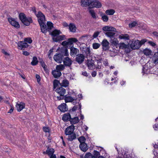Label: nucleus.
I'll list each match as a JSON object with an SVG mask.
<instances>
[{"instance_id":"nucleus-48","label":"nucleus","mask_w":158,"mask_h":158,"mask_svg":"<svg viewBox=\"0 0 158 158\" xmlns=\"http://www.w3.org/2000/svg\"><path fill=\"white\" fill-rule=\"evenodd\" d=\"M100 46L99 44L95 43L93 44V48L94 49H97Z\"/></svg>"},{"instance_id":"nucleus-28","label":"nucleus","mask_w":158,"mask_h":158,"mask_svg":"<svg viewBox=\"0 0 158 158\" xmlns=\"http://www.w3.org/2000/svg\"><path fill=\"white\" fill-rule=\"evenodd\" d=\"M69 28L70 31L73 33L76 32L77 27L74 23H70L69 25Z\"/></svg>"},{"instance_id":"nucleus-33","label":"nucleus","mask_w":158,"mask_h":158,"mask_svg":"<svg viewBox=\"0 0 158 158\" xmlns=\"http://www.w3.org/2000/svg\"><path fill=\"white\" fill-rule=\"evenodd\" d=\"M119 47L120 49H125L129 47V45L128 44H126L124 43H120L119 44Z\"/></svg>"},{"instance_id":"nucleus-20","label":"nucleus","mask_w":158,"mask_h":158,"mask_svg":"<svg viewBox=\"0 0 158 158\" xmlns=\"http://www.w3.org/2000/svg\"><path fill=\"white\" fill-rule=\"evenodd\" d=\"M58 108L61 112H63L67 111L68 110V109L66 106V104L65 103H63L59 105Z\"/></svg>"},{"instance_id":"nucleus-63","label":"nucleus","mask_w":158,"mask_h":158,"mask_svg":"<svg viewBox=\"0 0 158 158\" xmlns=\"http://www.w3.org/2000/svg\"><path fill=\"white\" fill-rule=\"evenodd\" d=\"M152 34L155 37H158V32H157V31H153L152 33Z\"/></svg>"},{"instance_id":"nucleus-30","label":"nucleus","mask_w":158,"mask_h":158,"mask_svg":"<svg viewBox=\"0 0 158 158\" xmlns=\"http://www.w3.org/2000/svg\"><path fill=\"white\" fill-rule=\"evenodd\" d=\"M68 137L67 138V140L68 141H72L74 139H75L77 138V136L76 134L74 133H73L71 135H68Z\"/></svg>"},{"instance_id":"nucleus-10","label":"nucleus","mask_w":158,"mask_h":158,"mask_svg":"<svg viewBox=\"0 0 158 158\" xmlns=\"http://www.w3.org/2000/svg\"><path fill=\"white\" fill-rule=\"evenodd\" d=\"M56 91L60 95L59 96L62 97L64 96V94L66 92V90L63 87L61 86L57 88Z\"/></svg>"},{"instance_id":"nucleus-61","label":"nucleus","mask_w":158,"mask_h":158,"mask_svg":"<svg viewBox=\"0 0 158 158\" xmlns=\"http://www.w3.org/2000/svg\"><path fill=\"white\" fill-rule=\"evenodd\" d=\"M10 106L11 107L10 109L9 110V111L8 112V113H11L13 111L14 109V107L11 105H10Z\"/></svg>"},{"instance_id":"nucleus-27","label":"nucleus","mask_w":158,"mask_h":158,"mask_svg":"<svg viewBox=\"0 0 158 158\" xmlns=\"http://www.w3.org/2000/svg\"><path fill=\"white\" fill-rule=\"evenodd\" d=\"M55 152V150L52 148H50L48 147L45 152H44L43 153L44 154H46L49 156L53 154Z\"/></svg>"},{"instance_id":"nucleus-32","label":"nucleus","mask_w":158,"mask_h":158,"mask_svg":"<svg viewBox=\"0 0 158 158\" xmlns=\"http://www.w3.org/2000/svg\"><path fill=\"white\" fill-rule=\"evenodd\" d=\"M69 84V81L66 79L63 80L61 83H60V86L62 87H65L68 86Z\"/></svg>"},{"instance_id":"nucleus-25","label":"nucleus","mask_w":158,"mask_h":158,"mask_svg":"<svg viewBox=\"0 0 158 158\" xmlns=\"http://www.w3.org/2000/svg\"><path fill=\"white\" fill-rule=\"evenodd\" d=\"M19 17L20 20L22 23L24 24L25 21H26L27 18L24 13H20L19 15Z\"/></svg>"},{"instance_id":"nucleus-39","label":"nucleus","mask_w":158,"mask_h":158,"mask_svg":"<svg viewBox=\"0 0 158 158\" xmlns=\"http://www.w3.org/2000/svg\"><path fill=\"white\" fill-rule=\"evenodd\" d=\"M33 20L31 18L29 17L28 18H27L26 21L25 22L24 24L27 26H28L30 25V23H32Z\"/></svg>"},{"instance_id":"nucleus-59","label":"nucleus","mask_w":158,"mask_h":158,"mask_svg":"<svg viewBox=\"0 0 158 158\" xmlns=\"http://www.w3.org/2000/svg\"><path fill=\"white\" fill-rule=\"evenodd\" d=\"M148 43L152 47H155L156 45V44L155 43L152 41H149Z\"/></svg>"},{"instance_id":"nucleus-53","label":"nucleus","mask_w":158,"mask_h":158,"mask_svg":"<svg viewBox=\"0 0 158 158\" xmlns=\"http://www.w3.org/2000/svg\"><path fill=\"white\" fill-rule=\"evenodd\" d=\"M117 39L114 37V39L113 40H112L111 43L114 44V45H116L117 43Z\"/></svg>"},{"instance_id":"nucleus-7","label":"nucleus","mask_w":158,"mask_h":158,"mask_svg":"<svg viewBox=\"0 0 158 158\" xmlns=\"http://www.w3.org/2000/svg\"><path fill=\"white\" fill-rule=\"evenodd\" d=\"M141 47V44L139 43V40L133 41L131 44V47L132 49H138Z\"/></svg>"},{"instance_id":"nucleus-23","label":"nucleus","mask_w":158,"mask_h":158,"mask_svg":"<svg viewBox=\"0 0 158 158\" xmlns=\"http://www.w3.org/2000/svg\"><path fill=\"white\" fill-rule=\"evenodd\" d=\"M50 32L49 34L51 35L53 37L57 36L58 35L61 33V32L60 30L55 29L52 31V32L51 31Z\"/></svg>"},{"instance_id":"nucleus-1","label":"nucleus","mask_w":158,"mask_h":158,"mask_svg":"<svg viewBox=\"0 0 158 158\" xmlns=\"http://www.w3.org/2000/svg\"><path fill=\"white\" fill-rule=\"evenodd\" d=\"M37 15L38 22L41 28V31L43 33L45 34L48 31V29L45 24V16L43 13H39Z\"/></svg>"},{"instance_id":"nucleus-16","label":"nucleus","mask_w":158,"mask_h":158,"mask_svg":"<svg viewBox=\"0 0 158 158\" xmlns=\"http://www.w3.org/2000/svg\"><path fill=\"white\" fill-rule=\"evenodd\" d=\"M102 29L104 31L116 32V29L111 26H106L102 27Z\"/></svg>"},{"instance_id":"nucleus-8","label":"nucleus","mask_w":158,"mask_h":158,"mask_svg":"<svg viewBox=\"0 0 158 158\" xmlns=\"http://www.w3.org/2000/svg\"><path fill=\"white\" fill-rule=\"evenodd\" d=\"M75 129V126L71 125L67 127L64 131V134L66 135H71L73 133Z\"/></svg>"},{"instance_id":"nucleus-56","label":"nucleus","mask_w":158,"mask_h":158,"mask_svg":"<svg viewBox=\"0 0 158 158\" xmlns=\"http://www.w3.org/2000/svg\"><path fill=\"white\" fill-rule=\"evenodd\" d=\"M43 130L45 132H48L49 131V129L48 127H43Z\"/></svg>"},{"instance_id":"nucleus-22","label":"nucleus","mask_w":158,"mask_h":158,"mask_svg":"<svg viewBox=\"0 0 158 158\" xmlns=\"http://www.w3.org/2000/svg\"><path fill=\"white\" fill-rule=\"evenodd\" d=\"M52 73L54 77L56 78L60 77L61 75V73L60 71L56 70L52 71Z\"/></svg>"},{"instance_id":"nucleus-18","label":"nucleus","mask_w":158,"mask_h":158,"mask_svg":"<svg viewBox=\"0 0 158 158\" xmlns=\"http://www.w3.org/2000/svg\"><path fill=\"white\" fill-rule=\"evenodd\" d=\"M79 147L81 151L85 152L88 149L87 145L85 143H80Z\"/></svg>"},{"instance_id":"nucleus-17","label":"nucleus","mask_w":158,"mask_h":158,"mask_svg":"<svg viewBox=\"0 0 158 158\" xmlns=\"http://www.w3.org/2000/svg\"><path fill=\"white\" fill-rule=\"evenodd\" d=\"M82 53L85 55L87 57L88 56H89L91 53L90 48L88 47H82Z\"/></svg>"},{"instance_id":"nucleus-60","label":"nucleus","mask_w":158,"mask_h":158,"mask_svg":"<svg viewBox=\"0 0 158 158\" xmlns=\"http://www.w3.org/2000/svg\"><path fill=\"white\" fill-rule=\"evenodd\" d=\"M35 77L37 79V81L39 82L40 81V77L39 75L38 74H36L35 75Z\"/></svg>"},{"instance_id":"nucleus-38","label":"nucleus","mask_w":158,"mask_h":158,"mask_svg":"<svg viewBox=\"0 0 158 158\" xmlns=\"http://www.w3.org/2000/svg\"><path fill=\"white\" fill-rule=\"evenodd\" d=\"M143 52L145 55L149 56L151 55L152 51L151 50L146 48L143 50Z\"/></svg>"},{"instance_id":"nucleus-49","label":"nucleus","mask_w":158,"mask_h":158,"mask_svg":"<svg viewBox=\"0 0 158 158\" xmlns=\"http://www.w3.org/2000/svg\"><path fill=\"white\" fill-rule=\"evenodd\" d=\"M136 24H137V23L135 21H134L129 23V27L130 28H132L135 27L136 25Z\"/></svg>"},{"instance_id":"nucleus-24","label":"nucleus","mask_w":158,"mask_h":158,"mask_svg":"<svg viewBox=\"0 0 158 158\" xmlns=\"http://www.w3.org/2000/svg\"><path fill=\"white\" fill-rule=\"evenodd\" d=\"M71 118V116L69 113L65 114H64L62 118V119L64 122H67L69 121Z\"/></svg>"},{"instance_id":"nucleus-5","label":"nucleus","mask_w":158,"mask_h":158,"mask_svg":"<svg viewBox=\"0 0 158 158\" xmlns=\"http://www.w3.org/2000/svg\"><path fill=\"white\" fill-rule=\"evenodd\" d=\"M101 3L97 0H91V3L90 6L89 7V8H92L94 7L97 8H99L102 6Z\"/></svg>"},{"instance_id":"nucleus-45","label":"nucleus","mask_w":158,"mask_h":158,"mask_svg":"<svg viewBox=\"0 0 158 158\" xmlns=\"http://www.w3.org/2000/svg\"><path fill=\"white\" fill-rule=\"evenodd\" d=\"M60 83L58 80L56 79L54 80L53 82V88L56 89L58 86V84H60Z\"/></svg>"},{"instance_id":"nucleus-26","label":"nucleus","mask_w":158,"mask_h":158,"mask_svg":"<svg viewBox=\"0 0 158 158\" xmlns=\"http://www.w3.org/2000/svg\"><path fill=\"white\" fill-rule=\"evenodd\" d=\"M70 123L72 125H73L74 124L78 123L79 122V119L78 117H74L73 118H72L69 120Z\"/></svg>"},{"instance_id":"nucleus-43","label":"nucleus","mask_w":158,"mask_h":158,"mask_svg":"<svg viewBox=\"0 0 158 158\" xmlns=\"http://www.w3.org/2000/svg\"><path fill=\"white\" fill-rule=\"evenodd\" d=\"M64 69V65L61 64L57 65L56 67V70L60 71L63 70Z\"/></svg>"},{"instance_id":"nucleus-29","label":"nucleus","mask_w":158,"mask_h":158,"mask_svg":"<svg viewBox=\"0 0 158 158\" xmlns=\"http://www.w3.org/2000/svg\"><path fill=\"white\" fill-rule=\"evenodd\" d=\"M65 36L64 35H60L58 36L56 38H53V41L56 42H60V41L64 40Z\"/></svg>"},{"instance_id":"nucleus-40","label":"nucleus","mask_w":158,"mask_h":158,"mask_svg":"<svg viewBox=\"0 0 158 158\" xmlns=\"http://www.w3.org/2000/svg\"><path fill=\"white\" fill-rule=\"evenodd\" d=\"M87 63L89 67L93 66L94 65V60L92 59H91L90 60H88Z\"/></svg>"},{"instance_id":"nucleus-21","label":"nucleus","mask_w":158,"mask_h":158,"mask_svg":"<svg viewBox=\"0 0 158 158\" xmlns=\"http://www.w3.org/2000/svg\"><path fill=\"white\" fill-rule=\"evenodd\" d=\"M16 107L18 111H20L25 107V104L24 103L21 102L19 104H16Z\"/></svg>"},{"instance_id":"nucleus-15","label":"nucleus","mask_w":158,"mask_h":158,"mask_svg":"<svg viewBox=\"0 0 158 158\" xmlns=\"http://www.w3.org/2000/svg\"><path fill=\"white\" fill-rule=\"evenodd\" d=\"M92 0H81V5L83 7L89 6L91 3Z\"/></svg>"},{"instance_id":"nucleus-58","label":"nucleus","mask_w":158,"mask_h":158,"mask_svg":"<svg viewBox=\"0 0 158 158\" xmlns=\"http://www.w3.org/2000/svg\"><path fill=\"white\" fill-rule=\"evenodd\" d=\"M147 41V40L146 39H143L139 41V43L141 44V46L142 44H143Z\"/></svg>"},{"instance_id":"nucleus-3","label":"nucleus","mask_w":158,"mask_h":158,"mask_svg":"<svg viewBox=\"0 0 158 158\" xmlns=\"http://www.w3.org/2000/svg\"><path fill=\"white\" fill-rule=\"evenodd\" d=\"M57 98L58 100L64 99L65 102L67 103L68 102H72L74 100V99L70 96H67V95H65L62 97L60 96H57Z\"/></svg>"},{"instance_id":"nucleus-35","label":"nucleus","mask_w":158,"mask_h":158,"mask_svg":"<svg viewBox=\"0 0 158 158\" xmlns=\"http://www.w3.org/2000/svg\"><path fill=\"white\" fill-rule=\"evenodd\" d=\"M119 38L120 39H124L125 40H129V36L127 34H123L120 35Z\"/></svg>"},{"instance_id":"nucleus-52","label":"nucleus","mask_w":158,"mask_h":158,"mask_svg":"<svg viewBox=\"0 0 158 158\" xmlns=\"http://www.w3.org/2000/svg\"><path fill=\"white\" fill-rule=\"evenodd\" d=\"M39 62L41 66L43 67H44V66H46L45 62L41 58H39Z\"/></svg>"},{"instance_id":"nucleus-2","label":"nucleus","mask_w":158,"mask_h":158,"mask_svg":"<svg viewBox=\"0 0 158 158\" xmlns=\"http://www.w3.org/2000/svg\"><path fill=\"white\" fill-rule=\"evenodd\" d=\"M78 42V40L77 39L74 38H71L68 39L67 40H65L63 42L61 43V45L63 46L70 45H72L73 44V43H76Z\"/></svg>"},{"instance_id":"nucleus-42","label":"nucleus","mask_w":158,"mask_h":158,"mask_svg":"<svg viewBox=\"0 0 158 158\" xmlns=\"http://www.w3.org/2000/svg\"><path fill=\"white\" fill-rule=\"evenodd\" d=\"M105 13L107 15H112L115 13V11L113 9H109L106 10Z\"/></svg>"},{"instance_id":"nucleus-64","label":"nucleus","mask_w":158,"mask_h":158,"mask_svg":"<svg viewBox=\"0 0 158 158\" xmlns=\"http://www.w3.org/2000/svg\"><path fill=\"white\" fill-rule=\"evenodd\" d=\"M97 74V72L96 71H93L91 73V75L93 77H95L96 76Z\"/></svg>"},{"instance_id":"nucleus-62","label":"nucleus","mask_w":158,"mask_h":158,"mask_svg":"<svg viewBox=\"0 0 158 158\" xmlns=\"http://www.w3.org/2000/svg\"><path fill=\"white\" fill-rule=\"evenodd\" d=\"M43 68L44 70L46 72V73H48L49 70L47 68V66H44V67H43Z\"/></svg>"},{"instance_id":"nucleus-50","label":"nucleus","mask_w":158,"mask_h":158,"mask_svg":"<svg viewBox=\"0 0 158 158\" xmlns=\"http://www.w3.org/2000/svg\"><path fill=\"white\" fill-rule=\"evenodd\" d=\"M89 12L94 19H96V14L94 10H90Z\"/></svg>"},{"instance_id":"nucleus-51","label":"nucleus","mask_w":158,"mask_h":158,"mask_svg":"<svg viewBox=\"0 0 158 158\" xmlns=\"http://www.w3.org/2000/svg\"><path fill=\"white\" fill-rule=\"evenodd\" d=\"M24 41L26 42H27L29 44H31L32 42V40L31 38L28 37L25 38L24 39Z\"/></svg>"},{"instance_id":"nucleus-4","label":"nucleus","mask_w":158,"mask_h":158,"mask_svg":"<svg viewBox=\"0 0 158 158\" xmlns=\"http://www.w3.org/2000/svg\"><path fill=\"white\" fill-rule=\"evenodd\" d=\"M70 48V55L71 56L75 57L79 54V49L73 47V44Z\"/></svg>"},{"instance_id":"nucleus-44","label":"nucleus","mask_w":158,"mask_h":158,"mask_svg":"<svg viewBox=\"0 0 158 158\" xmlns=\"http://www.w3.org/2000/svg\"><path fill=\"white\" fill-rule=\"evenodd\" d=\"M93 154V158H98L99 156H100V153L99 152L96 150L94 151Z\"/></svg>"},{"instance_id":"nucleus-19","label":"nucleus","mask_w":158,"mask_h":158,"mask_svg":"<svg viewBox=\"0 0 158 158\" xmlns=\"http://www.w3.org/2000/svg\"><path fill=\"white\" fill-rule=\"evenodd\" d=\"M18 46L21 48V49H23V48H25L28 47V45L26 42L24 41H19L18 44Z\"/></svg>"},{"instance_id":"nucleus-54","label":"nucleus","mask_w":158,"mask_h":158,"mask_svg":"<svg viewBox=\"0 0 158 158\" xmlns=\"http://www.w3.org/2000/svg\"><path fill=\"white\" fill-rule=\"evenodd\" d=\"M31 10H32L34 13L35 15H36V17H37V15L38 14H39V13H42L41 11H39L38 12V14H36V10L35 8V7H33L31 8Z\"/></svg>"},{"instance_id":"nucleus-6","label":"nucleus","mask_w":158,"mask_h":158,"mask_svg":"<svg viewBox=\"0 0 158 158\" xmlns=\"http://www.w3.org/2000/svg\"><path fill=\"white\" fill-rule=\"evenodd\" d=\"M8 20L9 23L13 26L17 28H19L20 25L18 22L15 20V19L11 17L8 18Z\"/></svg>"},{"instance_id":"nucleus-37","label":"nucleus","mask_w":158,"mask_h":158,"mask_svg":"<svg viewBox=\"0 0 158 158\" xmlns=\"http://www.w3.org/2000/svg\"><path fill=\"white\" fill-rule=\"evenodd\" d=\"M47 28L48 29V31L49 32H51V30L53 27V24L50 21H48L47 22Z\"/></svg>"},{"instance_id":"nucleus-11","label":"nucleus","mask_w":158,"mask_h":158,"mask_svg":"<svg viewBox=\"0 0 158 158\" xmlns=\"http://www.w3.org/2000/svg\"><path fill=\"white\" fill-rule=\"evenodd\" d=\"M109 43L107 40L104 39L101 43V44L102 46L103 50L106 51L108 50L109 49Z\"/></svg>"},{"instance_id":"nucleus-41","label":"nucleus","mask_w":158,"mask_h":158,"mask_svg":"<svg viewBox=\"0 0 158 158\" xmlns=\"http://www.w3.org/2000/svg\"><path fill=\"white\" fill-rule=\"evenodd\" d=\"M81 158H93V155L90 152L86 153L84 157H83V156L81 155L80 156Z\"/></svg>"},{"instance_id":"nucleus-46","label":"nucleus","mask_w":158,"mask_h":158,"mask_svg":"<svg viewBox=\"0 0 158 158\" xmlns=\"http://www.w3.org/2000/svg\"><path fill=\"white\" fill-rule=\"evenodd\" d=\"M78 140L80 143H85V141L86 139L85 137L81 136L78 138Z\"/></svg>"},{"instance_id":"nucleus-13","label":"nucleus","mask_w":158,"mask_h":158,"mask_svg":"<svg viewBox=\"0 0 158 158\" xmlns=\"http://www.w3.org/2000/svg\"><path fill=\"white\" fill-rule=\"evenodd\" d=\"M59 53L62 55L63 57L64 56H68L69 55L67 48L65 47H62L61 48Z\"/></svg>"},{"instance_id":"nucleus-14","label":"nucleus","mask_w":158,"mask_h":158,"mask_svg":"<svg viewBox=\"0 0 158 158\" xmlns=\"http://www.w3.org/2000/svg\"><path fill=\"white\" fill-rule=\"evenodd\" d=\"M73 63V61L68 57H66L63 60L64 64L66 66L70 67Z\"/></svg>"},{"instance_id":"nucleus-12","label":"nucleus","mask_w":158,"mask_h":158,"mask_svg":"<svg viewBox=\"0 0 158 158\" xmlns=\"http://www.w3.org/2000/svg\"><path fill=\"white\" fill-rule=\"evenodd\" d=\"M76 58V61L79 64H81L84 61L85 59V56L83 54H78Z\"/></svg>"},{"instance_id":"nucleus-9","label":"nucleus","mask_w":158,"mask_h":158,"mask_svg":"<svg viewBox=\"0 0 158 158\" xmlns=\"http://www.w3.org/2000/svg\"><path fill=\"white\" fill-rule=\"evenodd\" d=\"M63 57L60 54L56 53L53 57V58L55 61L56 62L60 63L63 60Z\"/></svg>"},{"instance_id":"nucleus-34","label":"nucleus","mask_w":158,"mask_h":158,"mask_svg":"<svg viewBox=\"0 0 158 158\" xmlns=\"http://www.w3.org/2000/svg\"><path fill=\"white\" fill-rule=\"evenodd\" d=\"M113 31L107 32L105 33V34L108 37L112 39L114 37V36L115 35V33Z\"/></svg>"},{"instance_id":"nucleus-31","label":"nucleus","mask_w":158,"mask_h":158,"mask_svg":"<svg viewBox=\"0 0 158 158\" xmlns=\"http://www.w3.org/2000/svg\"><path fill=\"white\" fill-rule=\"evenodd\" d=\"M74 105H75V104H77V105H76L75 106H74L72 109H70L69 110V112L71 114L72 113V112L73 111H75L77 109H78L79 108V106L78 105V103H77L76 102H75V101H74L73 102Z\"/></svg>"},{"instance_id":"nucleus-36","label":"nucleus","mask_w":158,"mask_h":158,"mask_svg":"<svg viewBox=\"0 0 158 158\" xmlns=\"http://www.w3.org/2000/svg\"><path fill=\"white\" fill-rule=\"evenodd\" d=\"M38 62L39 61L37 60V57L34 56L33 58V60L31 62V64L33 66H35L38 64Z\"/></svg>"},{"instance_id":"nucleus-55","label":"nucleus","mask_w":158,"mask_h":158,"mask_svg":"<svg viewBox=\"0 0 158 158\" xmlns=\"http://www.w3.org/2000/svg\"><path fill=\"white\" fill-rule=\"evenodd\" d=\"M153 58L154 60H158V52H155L153 55Z\"/></svg>"},{"instance_id":"nucleus-47","label":"nucleus","mask_w":158,"mask_h":158,"mask_svg":"<svg viewBox=\"0 0 158 158\" xmlns=\"http://www.w3.org/2000/svg\"><path fill=\"white\" fill-rule=\"evenodd\" d=\"M102 19L104 22H107L108 20V17L107 15L104 14L102 16Z\"/></svg>"},{"instance_id":"nucleus-57","label":"nucleus","mask_w":158,"mask_h":158,"mask_svg":"<svg viewBox=\"0 0 158 158\" xmlns=\"http://www.w3.org/2000/svg\"><path fill=\"white\" fill-rule=\"evenodd\" d=\"M100 33V32L97 31L95 32L93 35V37L95 38H96Z\"/></svg>"}]
</instances>
